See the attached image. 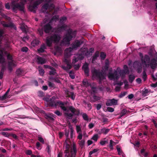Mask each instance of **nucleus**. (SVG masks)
Returning <instances> with one entry per match:
<instances>
[{"instance_id":"6e6d98bb","label":"nucleus","mask_w":157,"mask_h":157,"mask_svg":"<svg viewBox=\"0 0 157 157\" xmlns=\"http://www.w3.org/2000/svg\"><path fill=\"white\" fill-rule=\"evenodd\" d=\"M106 105L107 106H111L112 105L111 103V99L108 100L106 103Z\"/></svg>"},{"instance_id":"0e129e2a","label":"nucleus","mask_w":157,"mask_h":157,"mask_svg":"<svg viewBox=\"0 0 157 157\" xmlns=\"http://www.w3.org/2000/svg\"><path fill=\"white\" fill-rule=\"evenodd\" d=\"M124 71H126V72L128 73H129V71L128 70V67L127 65H125L124 66Z\"/></svg>"},{"instance_id":"f257e3e1","label":"nucleus","mask_w":157,"mask_h":157,"mask_svg":"<svg viewBox=\"0 0 157 157\" xmlns=\"http://www.w3.org/2000/svg\"><path fill=\"white\" fill-rule=\"evenodd\" d=\"M56 98L55 96H53L50 98V100L48 103V105L49 107H56L59 105L61 109L64 111H68L66 107L64 106V103L61 101H56Z\"/></svg>"},{"instance_id":"1a4fd4ad","label":"nucleus","mask_w":157,"mask_h":157,"mask_svg":"<svg viewBox=\"0 0 157 157\" xmlns=\"http://www.w3.org/2000/svg\"><path fill=\"white\" fill-rule=\"evenodd\" d=\"M65 94L66 95V97L70 98L73 100L75 99L76 95L74 92L66 90L65 91Z\"/></svg>"},{"instance_id":"052dcab7","label":"nucleus","mask_w":157,"mask_h":157,"mask_svg":"<svg viewBox=\"0 0 157 157\" xmlns=\"http://www.w3.org/2000/svg\"><path fill=\"white\" fill-rule=\"evenodd\" d=\"M80 66V65L78 64L75 65L74 66V67L75 70H77L79 69Z\"/></svg>"},{"instance_id":"ddd939ff","label":"nucleus","mask_w":157,"mask_h":157,"mask_svg":"<svg viewBox=\"0 0 157 157\" xmlns=\"http://www.w3.org/2000/svg\"><path fill=\"white\" fill-rule=\"evenodd\" d=\"M77 151L76 145L74 144L72 146V150L71 151V155L70 157H75Z\"/></svg>"},{"instance_id":"c03bdc74","label":"nucleus","mask_w":157,"mask_h":157,"mask_svg":"<svg viewBox=\"0 0 157 157\" xmlns=\"http://www.w3.org/2000/svg\"><path fill=\"white\" fill-rule=\"evenodd\" d=\"M16 66V64L13 62V60H12L11 61L8 62V66H11L12 67H15Z\"/></svg>"},{"instance_id":"a19ab883","label":"nucleus","mask_w":157,"mask_h":157,"mask_svg":"<svg viewBox=\"0 0 157 157\" xmlns=\"http://www.w3.org/2000/svg\"><path fill=\"white\" fill-rule=\"evenodd\" d=\"M44 30L43 29H39L38 30V32L39 34L41 36H43V31Z\"/></svg>"},{"instance_id":"13d9d810","label":"nucleus","mask_w":157,"mask_h":157,"mask_svg":"<svg viewBox=\"0 0 157 157\" xmlns=\"http://www.w3.org/2000/svg\"><path fill=\"white\" fill-rule=\"evenodd\" d=\"M10 136H12L13 138L16 140H18V136H17L15 134L10 133Z\"/></svg>"},{"instance_id":"37998d69","label":"nucleus","mask_w":157,"mask_h":157,"mask_svg":"<svg viewBox=\"0 0 157 157\" xmlns=\"http://www.w3.org/2000/svg\"><path fill=\"white\" fill-rule=\"evenodd\" d=\"M98 138V135L97 134L94 135L91 138V139L95 141H97Z\"/></svg>"},{"instance_id":"e433bc0d","label":"nucleus","mask_w":157,"mask_h":157,"mask_svg":"<svg viewBox=\"0 0 157 157\" xmlns=\"http://www.w3.org/2000/svg\"><path fill=\"white\" fill-rule=\"evenodd\" d=\"M59 17L57 15H55L53 16L52 18L51 21H56L57 20H59Z\"/></svg>"},{"instance_id":"72a5a7b5","label":"nucleus","mask_w":157,"mask_h":157,"mask_svg":"<svg viewBox=\"0 0 157 157\" xmlns=\"http://www.w3.org/2000/svg\"><path fill=\"white\" fill-rule=\"evenodd\" d=\"M69 77L72 79H74L75 78V75L73 71H71L69 72Z\"/></svg>"},{"instance_id":"09e8293b","label":"nucleus","mask_w":157,"mask_h":157,"mask_svg":"<svg viewBox=\"0 0 157 157\" xmlns=\"http://www.w3.org/2000/svg\"><path fill=\"white\" fill-rule=\"evenodd\" d=\"M4 70L3 68H2L0 72V79H1L3 78L4 74Z\"/></svg>"},{"instance_id":"69168bd1","label":"nucleus","mask_w":157,"mask_h":157,"mask_svg":"<svg viewBox=\"0 0 157 157\" xmlns=\"http://www.w3.org/2000/svg\"><path fill=\"white\" fill-rule=\"evenodd\" d=\"M85 143V140H82L80 142L79 144L80 145V146H82V147L84 145Z\"/></svg>"},{"instance_id":"7ed1b4c3","label":"nucleus","mask_w":157,"mask_h":157,"mask_svg":"<svg viewBox=\"0 0 157 157\" xmlns=\"http://www.w3.org/2000/svg\"><path fill=\"white\" fill-rule=\"evenodd\" d=\"M93 76L99 80V83L101 84L102 81L105 79L104 72L102 71H101L94 69L92 72Z\"/></svg>"},{"instance_id":"603ef678","label":"nucleus","mask_w":157,"mask_h":157,"mask_svg":"<svg viewBox=\"0 0 157 157\" xmlns=\"http://www.w3.org/2000/svg\"><path fill=\"white\" fill-rule=\"evenodd\" d=\"M29 50L28 48L26 47H22L21 49V51L23 52H26Z\"/></svg>"},{"instance_id":"5fc2aeb1","label":"nucleus","mask_w":157,"mask_h":157,"mask_svg":"<svg viewBox=\"0 0 157 157\" xmlns=\"http://www.w3.org/2000/svg\"><path fill=\"white\" fill-rule=\"evenodd\" d=\"M36 146L37 148L39 150L41 149V147L40 146V144L39 142H38L36 143Z\"/></svg>"},{"instance_id":"5701e85b","label":"nucleus","mask_w":157,"mask_h":157,"mask_svg":"<svg viewBox=\"0 0 157 157\" xmlns=\"http://www.w3.org/2000/svg\"><path fill=\"white\" fill-rule=\"evenodd\" d=\"M99 53L98 51H96L94 55L93 56L92 58V62L93 63V62L95 61L96 59H97V58L99 56Z\"/></svg>"},{"instance_id":"f8f14e48","label":"nucleus","mask_w":157,"mask_h":157,"mask_svg":"<svg viewBox=\"0 0 157 157\" xmlns=\"http://www.w3.org/2000/svg\"><path fill=\"white\" fill-rule=\"evenodd\" d=\"M68 108L69 110L74 114V115L78 116L79 114L80 111L79 109H76L72 106H69Z\"/></svg>"},{"instance_id":"9b49d317","label":"nucleus","mask_w":157,"mask_h":157,"mask_svg":"<svg viewBox=\"0 0 157 157\" xmlns=\"http://www.w3.org/2000/svg\"><path fill=\"white\" fill-rule=\"evenodd\" d=\"M52 28L51 25L49 23L45 25L43 27L44 31L46 33H49L50 32Z\"/></svg>"},{"instance_id":"cd10ccee","label":"nucleus","mask_w":157,"mask_h":157,"mask_svg":"<svg viewBox=\"0 0 157 157\" xmlns=\"http://www.w3.org/2000/svg\"><path fill=\"white\" fill-rule=\"evenodd\" d=\"M39 42L40 41L36 39L32 41V44L33 46L35 47L39 44Z\"/></svg>"},{"instance_id":"c9c22d12","label":"nucleus","mask_w":157,"mask_h":157,"mask_svg":"<svg viewBox=\"0 0 157 157\" xmlns=\"http://www.w3.org/2000/svg\"><path fill=\"white\" fill-rule=\"evenodd\" d=\"M9 143H10V142L5 140H3L1 142V144L2 146H4L9 144Z\"/></svg>"},{"instance_id":"864d4df0","label":"nucleus","mask_w":157,"mask_h":157,"mask_svg":"<svg viewBox=\"0 0 157 157\" xmlns=\"http://www.w3.org/2000/svg\"><path fill=\"white\" fill-rule=\"evenodd\" d=\"M52 80H53L55 82H56L57 83H60V80L58 78H52Z\"/></svg>"},{"instance_id":"c756f323","label":"nucleus","mask_w":157,"mask_h":157,"mask_svg":"<svg viewBox=\"0 0 157 157\" xmlns=\"http://www.w3.org/2000/svg\"><path fill=\"white\" fill-rule=\"evenodd\" d=\"M81 114L82 115V118L83 119L86 121H88V117L87 114L86 113H81Z\"/></svg>"},{"instance_id":"39448f33","label":"nucleus","mask_w":157,"mask_h":157,"mask_svg":"<svg viewBox=\"0 0 157 157\" xmlns=\"http://www.w3.org/2000/svg\"><path fill=\"white\" fill-rule=\"evenodd\" d=\"M140 56L141 57V61L142 64H144L145 67H148L150 66V59L149 56L147 55L144 56V57L141 53H140Z\"/></svg>"},{"instance_id":"4be33fe9","label":"nucleus","mask_w":157,"mask_h":157,"mask_svg":"<svg viewBox=\"0 0 157 157\" xmlns=\"http://www.w3.org/2000/svg\"><path fill=\"white\" fill-rule=\"evenodd\" d=\"M16 74L18 76H21L24 74V71L20 68L17 69L16 71Z\"/></svg>"},{"instance_id":"680f3d73","label":"nucleus","mask_w":157,"mask_h":157,"mask_svg":"<svg viewBox=\"0 0 157 157\" xmlns=\"http://www.w3.org/2000/svg\"><path fill=\"white\" fill-rule=\"evenodd\" d=\"M54 113L58 115V116H61L62 115V113H61L59 111L56 110L54 112Z\"/></svg>"},{"instance_id":"79ce46f5","label":"nucleus","mask_w":157,"mask_h":157,"mask_svg":"<svg viewBox=\"0 0 157 157\" xmlns=\"http://www.w3.org/2000/svg\"><path fill=\"white\" fill-rule=\"evenodd\" d=\"M127 112V110L125 109H123L121 111V113H120V115L121 116H122L124 115Z\"/></svg>"},{"instance_id":"bf43d9fd","label":"nucleus","mask_w":157,"mask_h":157,"mask_svg":"<svg viewBox=\"0 0 157 157\" xmlns=\"http://www.w3.org/2000/svg\"><path fill=\"white\" fill-rule=\"evenodd\" d=\"M2 25L4 27H12L13 26V24H8L4 23L2 24Z\"/></svg>"},{"instance_id":"ea45409f","label":"nucleus","mask_w":157,"mask_h":157,"mask_svg":"<svg viewBox=\"0 0 157 157\" xmlns=\"http://www.w3.org/2000/svg\"><path fill=\"white\" fill-rule=\"evenodd\" d=\"M83 102L84 104L87 105V107L89 109V110H90L91 109L92 106L91 104L90 103L86 102L85 101H84Z\"/></svg>"},{"instance_id":"9d476101","label":"nucleus","mask_w":157,"mask_h":157,"mask_svg":"<svg viewBox=\"0 0 157 157\" xmlns=\"http://www.w3.org/2000/svg\"><path fill=\"white\" fill-rule=\"evenodd\" d=\"M40 4V2L36 0L33 3L32 6H29V9L31 11H33L35 13L36 11L34 10L37 8V6Z\"/></svg>"},{"instance_id":"dca6fc26","label":"nucleus","mask_w":157,"mask_h":157,"mask_svg":"<svg viewBox=\"0 0 157 157\" xmlns=\"http://www.w3.org/2000/svg\"><path fill=\"white\" fill-rule=\"evenodd\" d=\"M150 65L152 69H154L156 67L157 65V63L155 59H153L151 60L150 63Z\"/></svg>"},{"instance_id":"7c9ffc66","label":"nucleus","mask_w":157,"mask_h":157,"mask_svg":"<svg viewBox=\"0 0 157 157\" xmlns=\"http://www.w3.org/2000/svg\"><path fill=\"white\" fill-rule=\"evenodd\" d=\"M55 50L56 52L59 53H61L62 52V50L61 48L59 46H56L55 48Z\"/></svg>"},{"instance_id":"4468645a","label":"nucleus","mask_w":157,"mask_h":157,"mask_svg":"<svg viewBox=\"0 0 157 157\" xmlns=\"http://www.w3.org/2000/svg\"><path fill=\"white\" fill-rule=\"evenodd\" d=\"M82 69L84 70L85 73L87 76L89 75V70L88 67V65L86 63L82 66Z\"/></svg>"},{"instance_id":"473e14b6","label":"nucleus","mask_w":157,"mask_h":157,"mask_svg":"<svg viewBox=\"0 0 157 157\" xmlns=\"http://www.w3.org/2000/svg\"><path fill=\"white\" fill-rule=\"evenodd\" d=\"M116 148L118 155H121L123 153L122 150L121 149L119 145H117V146Z\"/></svg>"},{"instance_id":"a878e982","label":"nucleus","mask_w":157,"mask_h":157,"mask_svg":"<svg viewBox=\"0 0 157 157\" xmlns=\"http://www.w3.org/2000/svg\"><path fill=\"white\" fill-rule=\"evenodd\" d=\"M134 75H130L128 76V80L130 83H132L135 78Z\"/></svg>"},{"instance_id":"e2e57ef3","label":"nucleus","mask_w":157,"mask_h":157,"mask_svg":"<svg viewBox=\"0 0 157 157\" xmlns=\"http://www.w3.org/2000/svg\"><path fill=\"white\" fill-rule=\"evenodd\" d=\"M76 130L77 132H81V128L78 125L76 126Z\"/></svg>"},{"instance_id":"de8ad7c7","label":"nucleus","mask_w":157,"mask_h":157,"mask_svg":"<svg viewBox=\"0 0 157 157\" xmlns=\"http://www.w3.org/2000/svg\"><path fill=\"white\" fill-rule=\"evenodd\" d=\"M1 134L3 136L6 137H9L10 136V134L8 133L7 132H2Z\"/></svg>"},{"instance_id":"f3484780","label":"nucleus","mask_w":157,"mask_h":157,"mask_svg":"<svg viewBox=\"0 0 157 157\" xmlns=\"http://www.w3.org/2000/svg\"><path fill=\"white\" fill-rule=\"evenodd\" d=\"M37 63L38 64H43L46 63V61L45 59L39 56L37 59Z\"/></svg>"},{"instance_id":"6e6552de","label":"nucleus","mask_w":157,"mask_h":157,"mask_svg":"<svg viewBox=\"0 0 157 157\" xmlns=\"http://www.w3.org/2000/svg\"><path fill=\"white\" fill-rule=\"evenodd\" d=\"M108 77L111 80H118L119 78V76L118 75L117 71L114 70L113 73L110 72H109Z\"/></svg>"},{"instance_id":"bb28decb","label":"nucleus","mask_w":157,"mask_h":157,"mask_svg":"<svg viewBox=\"0 0 157 157\" xmlns=\"http://www.w3.org/2000/svg\"><path fill=\"white\" fill-rule=\"evenodd\" d=\"M116 144V143L115 142L113 141L112 140H110L109 144V147L111 150L113 149V146H114Z\"/></svg>"},{"instance_id":"6ab92c4d","label":"nucleus","mask_w":157,"mask_h":157,"mask_svg":"<svg viewBox=\"0 0 157 157\" xmlns=\"http://www.w3.org/2000/svg\"><path fill=\"white\" fill-rule=\"evenodd\" d=\"M46 48L45 44H43L41 45L40 48L37 49V51L39 53H43L44 52V50Z\"/></svg>"},{"instance_id":"f03ea898","label":"nucleus","mask_w":157,"mask_h":157,"mask_svg":"<svg viewBox=\"0 0 157 157\" xmlns=\"http://www.w3.org/2000/svg\"><path fill=\"white\" fill-rule=\"evenodd\" d=\"M61 37L59 35L53 33L48 36L46 39V44L48 47L52 46V43H57L60 40Z\"/></svg>"},{"instance_id":"c85d7f7f","label":"nucleus","mask_w":157,"mask_h":157,"mask_svg":"<svg viewBox=\"0 0 157 157\" xmlns=\"http://www.w3.org/2000/svg\"><path fill=\"white\" fill-rule=\"evenodd\" d=\"M83 85L86 87L89 86L90 85V83L87 80H83L82 81Z\"/></svg>"},{"instance_id":"774afa93","label":"nucleus","mask_w":157,"mask_h":157,"mask_svg":"<svg viewBox=\"0 0 157 157\" xmlns=\"http://www.w3.org/2000/svg\"><path fill=\"white\" fill-rule=\"evenodd\" d=\"M108 111L110 112H113L114 111V109L111 107H108L107 108Z\"/></svg>"},{"instance_id":"4c0bfd02","label":"nucleus","mask_w":157,"mask_h":157,"mask_svg":"<svg viewBox=\"0 0 157 157\" xmlns=\"http://www.w3.org/2000/svg\"><path fill=\"white\" fill-rule=\"evenodd\" d=\"M5 62V59L4 58L3 55L0 53V63H3Z\"/></svg>"},{"instance_id":"338daca9","label":"nucleus","mask_w":157,"mask_h":157,"mask_svg":"<svg viewBox=\"0 0 157 157\" xmlns=\"http://www.w3.org/2000/svg\"><path fill=\"white\" fill-rule=\"evenodd\" d=\"M39 73L40 75H42V76L43 75H44V70L43 69H39Z\"/></svg>"},{"instance_id":"4d7b16f0","label":"nucleus","mask_w":157,"mask_h":157,"mask_svg":"<svg viewBox=\"0 0 157 157\" xmlns=\"http://www.w3.org/2000/svg\"><path fill=\"white\" fill-rule=\"evenodd\" d=\"M108 143L107 141L106 140H101L100 141V143L101 145H104Z\"/></svg>"},{"instance_id":"49530a36","label":"nucleus","mask_w":157,"mask_h":157,"mask_svg":"<svg viewBox=\"0 0 157 157\" xmlns=\"http://www.w3.org/2000/svg\"><path fill=\"white\" fill-rule=\"evenodd\" d=\"M126 94H127V92H121V93L119 95L118 97L120 98H121L125 96Z\"/></svg>"},{"instance_id":"3c124183","label":"nucleus","mask_w":157,"mask_h":157,"mask_svg":"<svg viewBox=\"0 0 157 157\" xmlns=\"http://www.w3.org/2000/svg\"><path fill=\"white\" fill-rule=\"evenodd\" d=\"M56 73V70L55 69H54V70L49 71V75H55Z\"/></svg>"},{"instance_id":"393cba45","label":"nucleus","mask_w":157,"mask_h":157,"mask_svg":"<svg viewBox=\"0 0 157 157\" xmlns=\"http://www.w3.org/2000/svg\"><path fill=\"white\" fill-rule=\"evenodd\" d=\"M149 91L147 89L144 88L142 91V96L145 97L147 95Z\"/></svg>"},{"instance_id":"0eeeda50","label":"nucleus","mask_w":157,"mask_h":157,"mask_svg":"<svg viewBox=\"0 0 157 157\" xmlns=\"http://www.w3.org/2000/svg\"><path fill=\"white\" fill-rule=\"evenodd\" d=\"M83 43V42L82 41H80L78 40H77L72 44L71 46L69 48H67L65 50V51L66 50L68 51L70 49L69 51L71 52L73 49L76 48L80 47Z\"/></svg>"},{"instance_id":"aec40b11","label":"nucleus","mask_w":157,"mask_h":157,"mask_svg":"<svg viewBox=\"0 0 157 157\" xmlns=\"http://www.w3.org/2000/svg\"><path fill=\"white\" fill-rule=\"evenodd\" d=\"M99 100L100 98L99 97L94 95L92 97L90 98V101L91 102H94Z\"/></svg>"},{"instance_id":"8fccbe9b","label":"nucleus","mask_w":157,"mask_h":157,"mask_svg":"<svg viewBox=\"0 0 157 157\" xmlns=\"http://www.w3.org/2000/svg\"><path fill=\"white\" fill-rule=\"evenodd\" d=\"M100 56L102 59H105L106 56L105 53L103 52H101L100 53Z\"/></svg>"},{"instance_id":"a18cd8bd","label":"nucleus","mask_w":157,"mask_h":157,"mask_svg":"<svg viewBox=\"0 0 157 157\" xmlns=\"http://www.w3.org/2000/svg\"><path fill=\"white\" fill-rule=\"evenodd\" d=\"M49 7V5L48 4V3H46L43 6L42 8L47 10L48 9Z\"/></svg>"},{"instance_id":"412c9836","label":"nucleus","mask_w":157,"mask_h":157,"mask_svg":"<svg viewBox=\"0 0 157 157\" xmlns=\"http://www.w3.org/2000/svg\"><path fill=\"white\" fill-rule=\"evenodd\" d=\"M67 67H66L64 66H62L61 67L64 70L66 71L67 72H68V70L72 68V65L70 63L67 65Z\"/></svg>"},{"instance_id":"2eb2a0df","label":"nucleus","mask_w":157,"mask_h":157,"mask_svg":"<svg viewBox=\"0 0 157 157\" xmlns=\"http://www.w3.org/2000/svg\"><path fill=\"white\" fill-rule=\"evenodd\" d=\"M139 63L138 61H136L134 63V65L135 66L136 64L138 66L137 71L138 73H140L142 71V65L141 64L139 65Z\"/></svg>"},{"instance_id":"20e7f679","label":"nucleus","mask_w":157,"mask_h":157,"mask_svg":"<svg viewBox=\"0 0 157 157\" xmlns=\"http://www.w3.org/2000/svg\"><path fill=\"white\" fill-rule=\"evenodd\" d=\"M11 7L14 11H15L17 10L21 11H24V4L23 2L15 3L14 1L13 2L11 3Z\"/></svg>"},{"instance_id":"a211bd4d","label":"nucleus","mask_w":157,"mask_h":157,"mask_svg":"<svg viewBox=\"0 0 157 157\" xmlns=\"http://www.w3.org/2000/svg\"><path fill=\"white\" fill-rule=\"evenodd\" d=\"M67 108V107H66ZM67 109L68 111H66V112L64 113V115L65 116L67 117L68 119H72V117L74 115V114L72 113H68V112L69 111V110Z\"/></svg>"},{"instance_id":"f704fd0d","label":"nucleus","mask_w":157,"mask_h":157,"mask_svg":"<svg viewBox=\"0 0 157 157\" xmlns=\"http://www.w3.org/2000/svg\"><path fill=\"white\" fill-rule=\"evenodd\" d=\"M142 78L144 81H146L147 78V75L145 70H144L143 72Z\"/></svg>"},{"instance_id":"b1692460","label":"nucleus","mask_w":157,"mask_h":157,"mask_svg":"<svg viewBox=\"0 0 157 157\" xmlns=\"http://www.w3.org/2000/svg\"><path fill=\"white\" fill-rule=\"evenodd\" d=\"M109 129H106L105 128H103L101 130V133H102L105 135L107 134L108 132L109 131Z\"/></svg>"},{"instance_id":"423d86ee","label":"nucleus","mask_w":157,"mask_h":157,"mask_svg":"<svg viewBox=\"0 0 157 157\" xmlns=\"http://www.w3.org/2000/svg\"><path fill=\"white\" fill-rule=\"evenodd\" d=\"M76 34V32L75 31L73 32L72 30L70 29L68 31L64 39L66 41L69 42L73 37L75 36Z\"/></svg>"},{"instance_id":"58836bf2","label":"nucleus","mask_w":157,"mask_h":157,"mask_svg":"<svg viewBox=\"0 0 157 157\" xmlns=\"http://www.w3.org/2000/svg\"><path fill=\"white\" fill-rule=\"evenodd\" d=\"M126 73L128 74V73L126 72V71L124 70L120 71L119 73L120 75L122 76H124Z\"/></svg>"},{"instance_id":"2f4dec72","label":"nucleus","mask_w":157,"mask_h":157,"mask_svg":"<svg viewBox=\"0 0 157 157\" xmlns=\"http://www.w3.org/2000/svg\"><path fill=\"white\" fill-rule=\"evenodd\" d=\"M111 103L112 105H117L118 100L114 98L111 99Z\"/></svg>"}]
</instances>
